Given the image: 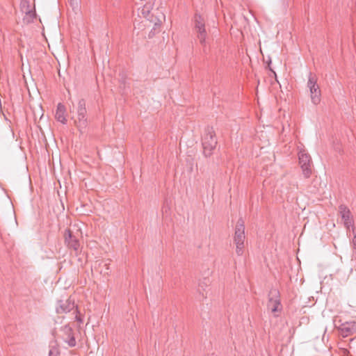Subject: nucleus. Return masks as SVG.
<instances>
[{
  "label": "nucleus",
  "instance_id": "21",
  "mask_svg": "<svg viewBox=\"0 0 356 356\" xmlns=\"http://www.w3.org/2000/svg\"><path fill=\"white\" fill-rule=\"evenodd\" d=\"M49 356H60V352L56 347H52L49 350Z\"/></svg>",
  "mask_w": 356,
  "mask_h": 356
},
{
  "label": "nucleus",
  "instance_id": "13",
  "mask_svg": "<svg viewBox=\"0 0 356 356\" xmlns=\"http://www.w3.org/2000/svg\"><path fill=\"white\" fill-rule=\"evenodd\" d=\"M65 112L66 108L65 105H63L62 103H59L57 105V108L56 110L55 118L58 122H61L63 124H65L67 122V119L65 118Z\"/></svg>",
  "mask_w": 356,
  "mask_h": 356
},
{
  "label": "nucleus",
  "instance_id": "26",
  "mask_svg": "<svg viewBox=\"0 0 356 356\" xmlns=\"http://www.w3.org/2000/svg\"><path fill=\"white\" fill-rule=\"evenodd\" d=\"M355 339H350V343H353Z\"/></svg>",
  "mask_w": 356,
  "mask_h": 356
},
{
  "label": "nucleus",
  "instance_id": "7",
  "mask_svg": "<svg viewBox=\"0 0 356 356\" xmlns=\"http://www.w3.org/2000/svg\"><path fill=\"white\" fill-rule=\"evenodd\" d=\"M299 164L302 170V173L305 178H309L312 175V159L309 154L305 152L304 150L300 151L298 153Z\"/></svg>",
  "mask_w": 356,
  "mask_h": 356
},
{
  "label": "nucleus",
  "instance_id": "2",
  "mask_svg": "<svg viewBox=\"0 0 356 356\" xmlns=\"http://www.w3.org/2000/svg\"><path fill=\"white\" fill-rule=\"evenodd\" d=\"M245 222L242 218H240L236 225L234 236V242L236 244V252L240 256L243 253L245 248Z\"/></svg>",
  "mask_w": 356,
  "mask_h": 356
},
{
  "label": "nucleus",
  "instance_id": "15",
  "mask_svg": "<svg viewBox=\"0 0 356 356\" xmlns=\"http://www.w3.org/2000/svg\"><path fill=\"white\" fill-rule=\"evenodd\" d=\"M204 25V19L199 14L195 15V29L197 31V29H201Z\"/></svg>",
  "mask_w": 356,
  "mask_h": 356
},
{
  "label": "nucleus",
  "instance_id": "25",
  "mask_svg": "<svg viewBox=\"0 0 356 356\" xmlns=\"http://www.w3.org/2000/svg\"><path fill=\"white\" fill-rule=\"evenodd\" d=\"M70 5L74 8L78 6V1L77 0H70Z\"/></svg>",
  "mask_w": 356,
  "mask_h": 356
},
{
  "label": "nucleus",
  "instance_id": "27",
  "mask_svg": "<svg viewBox=\"0 0 356 356\" xmlns=\"http://www.w3.org/2000/svg\"><path fill=\"white\" fill-rule=\"evenodd\" d=\"M105 266H108L107 264H105ZM106 268H107L108 270L109 269V268H108V267H107Z\"/></svg>",
  "mask_w": 356,
  "mask_h": 356
},
{
  "label": "nucleus",
  "instance_id": "17",
  "mask_svg": "<svg viewBox=\"0 0 356 356\" xmlns=\"http://www.w3.org/2000/svg\"><path fill=\"white\" fill-rule=\"evenodd\" d=\"M19 8L23 13L32 9L30 1L28 0H21Z\"/></svg>",
  "mask_w": 356,
  "mask_h": 356
},
{
  "label": "nucleus",
  "instance_id": "8",
  "mask_svg": "<svg viewBox=\"0 0 356 356\" xmlns=\"http://www.w3.org/2000/svg\"><path fill=\"white\" fill-rule=\"evenodd\" d=\"M74 301L70 298L66 300H59L56 304V312L58 314H63L70 312L75 308Z\"/></svg>",
  "mask_w": 356,
  "mask_h": 356
},
{
  "label": "nucleus",
  "instance_id": "20",
  "mask_svg": "<svg viewBox=\"0 0 356 356\" xmlns=\"http://www.w3.org/2000/svg\"><path fill=\"white\" fill-rule=\"evenodd\" d=\"M37 16H24L22 21L24 24H29L33 22Z\"/></svg>",
  "mask_w": 356,
  "mask_h": 356
},
{
  "label": "nucleus",
  "instance_id": "23",
  "mask_svg": "<svg viewBox=\"0 0 356 356\" xmlns=\"http://www.w3.org/2000/svg\"><path fill=\"white\" fill-rule=\"evenodd\" d=\"M25 14L24 16H37L35 6H33V9H31L27 12L24 13Z\"/></svg>",
  "mask_w": 356,
  "mask_h": 356
},
{
  "label": "nucleus",
  "instance_id": "12",
  "mask_svg": "<svg viewBox=\"0 0 356 356\" xmlns=\"http://www.w3.org/2000/svg\"><path fill=\"white\" fill-rule=\"evenodd\" d=\"M62 330L66 336V338L64 339L65 341L67 343L69 346L74 347L76 344V342L74 336L72 328L69 325H66L62 327Z\"/></svg>",
  "mask_w": 356,
  "mask_h": 356
},
{
  "label": "nucleus",
  "instance_id": "3",
  "mask_svg": "<svg viewBox=\"0 0 356 356\" xmlns=\"http://www.w3.org/2000/svg\"><path fill=\"white\" fill-rule=\"evenodd\" d=\"M77 120H74V124L79 131L83 134L86 129L88 124V119L87 117V109L86 106V101L84 99H81L76 108Z\"/></svg>",
  "mask_w": 356,
  "mask_h": 356
},
{
  "label": "nucleus",
  "instance_id": "4",
  "mask_svg": "<svg viewBox=\"0 0 356 356\" xmlns=\"http://www.w3.org/2000/svg\"><path fill=\"white\" fill-rule=\"evenodd\" d=\"M316 75L309 72L307 81V88L309 89L312 102L318 105L321 100V91L317 83Z\"/></svg>",
  "mask_w": 356,
  "mask_h": 356
},
{
  "label": "nucleus",
  "instance_id": "10",
  "mask_svg": "<svg viewBox=\"0 0 356 356\" xmlns=\"http://www.w3.org/2000/svg\"><path fill=\"white\" fill-rule=\"evenodd\" d=\"M339 333L342 337H347L348 336L356 334V322L350 321L341 323L338 327Z\"/></svg>",
  "mask_w": 356,
  "mask_h": 356
},
{
  "label": "nucleus",
  "instance_id": "19",
  "mask_svg": "<svg viewBox=\"0 0 356 356\" xmlns=\"http://www.w3.org/2000/svg\"><path fill=\"white\" fill-rule=\"evenodd\" d=\"M161 31V26H153L152 29L150 30L148 34V38H152L154 37L156 33H159Z\"/></svg>",
  "mask_w": 356,
  "mask_h": 356
},
{
  "label": "nucleus",
  "instance_id": "6",
  "mask_svg": "<svg viewBox=\"0 0 356 356\" xmlns=\"http://www.w3.org/2000/svg\"><path fill=\"white\" fill-rule=\"evenodd\" d=\"M267 307L274 314L282 310L280 291L277 289L272 288L270 290Z\"/></svg>",
  "mask_w": 356,
  "mask_h": 356
},
{
  "label": "nucleus",
  "instance_id": "14",
  "mask_svg": "<svg viewBox=\"0 0 356 356\" xmlns=\"http://www.w3.org/2000/svg\"><path fill=\"white\" fill-rule=\"evenodd\" d=\"M209 284V279L208 278H204L202 281H201L199 283L197 291L200 293V296H202V298H199L200 300H202L207 298V294L204 295L203 291H205V287H207Z\"/></svg>",
  "mask_w": 356,
  "mask_h": 356
},
{
  "label": "nucleus",
  "instance_id": "9",
  "mask_svg": "<svg viewBox=\"0 0 356 356\" xmlns=\"http://www.w3.org/2000/svg\"><path fill=\"white\" fill-rule=\"evenodd\" d=\"M146 19L149 23V24L145 25L147 26H150L151 24H153V26H161L165 19V16L161 10L156 8L152 10V13Z\"/></svg>",
  "mask_w": 356,
  "mask_h": 356
},
{
  "label": "nucleus",
  "instance_id": "16",
  "mask_svg": "<svg viewBox=\"0 0 356 356\" xmlns=\"http://www.w3.org/2000/svg\"><path fill=\"white\" fill-rule=\"evenodd\" d=\"M196 31L197 33V38H198L200 43L202 44H205L206 37H207V32H206V30H205V26L202 27L201 29H197Z\"/></svg>",
  "mask_w": 356,
  "mask_h": 356
},
{
  "label": "nucleus",
  "instance_id": "1",
  "mask_svg": "<svg viewBox=\"0 0 356 356\" xmlns=\"http://www.w3.org/2000/svg\"><path fill=\"white\" fill-rule=\"evenodd\" d=\"M217 143V138L213 128L209 126L207 127L204 129V135L202 137L203 154L205 157H209L212 155Z\"/></svg>",
  "mask_w": 356,
  "mask_h": 356
},
{
  "label": "nucleus",
  "instance_id": "24",
  "mask_svg": "<svg viewBox=\"0 0 356 356\" xmlns=\"http://www.w3.org/2000/svg\"><path fill=\"white\" fill-rule=\"evenodd\" d=\"M266 63L268 64V67H267L268 68V70H269L270 72H272L275 74V76H276V73H275V72L274 70H273L271 69L270 66V63H271V59H270V58H268V60L266 61Z\"/></svg>",
  "mask_w": 356,
  "mask_h": 356
},
{
  "label": "nucleus",
  "instance_id": "11",
  "mask_svg": "<svg viewBox=\"0 0 356 356\" xmlns=\"http://www.w3.org/2000/svg\"><path fill=\"white\" fill-rule=\"evenodd\" d=\"M339 212L341 213V216L342 220L344 222V225L348 228L350 226L353 225V220L351 219V213L350 209L345 205L341 204L339 207Z\"/></svg>",
  "mask_w": 356,
  "mask_h": 356
},
{
  "label": "nucleus",
  "instance_id": "18",
  "mask_svg": "<svg viewBox=\"0 0 356 356\" xmlns=\"http://www.w3.org/2000/svg\"><path fill=\"white\" fill-rule=\"evenodd\" d=\"M141 14L142 15L147 19V17L149 16V15L152 13V10H150V6L149 5H145L141 8Z\"/></svg>",
  "mask_w": 356,
  "mask_h": 356
},
{
  "label": "nucleus",
  "instance_id": "5",
  "mask_svg": "<svg viewBox=\"0 0 356 356\" xmlns=\"http://www.w3.org/2000/svg\"><path fill=\"white\" fill-rule=\"evenodd\" d=\"M64 242L68 249L72 250L77 256L81 252V245L79 238L73 234L70 229H66L64 232Z\"/></svg>",
  "mask_w": 356,
  "mask_h": 356
},
{
  "label": "nucleus",
  "instance_id": "22",
  "mask_svg": "<svg viewBox=\"0 0 356 356\" xmlns=\"http://www.w3.org/2000/svg\"><path fill=\"white\" fill-rule=\"evenodd\" d=\"M75 313H76V316H75L76 321L79 323H83V318L79 314V311L78 310L77 307H76Z\"/></svg>",
  "mask_w": 356,
  "mask_h": 356
}]
</instances>
